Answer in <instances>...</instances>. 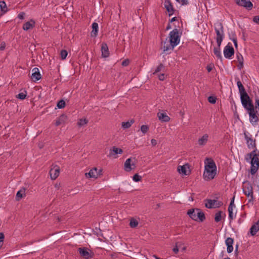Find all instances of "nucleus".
Returning a JSON list of instances; mask_svg holds the SVG:
<instances>
[{"instance_id":"09e8293b","label":"nucleus","mask_w":259,"mask_h":259,"mask_svg":"<svg viewBox=\"0 0 259 259\" xmlns=\"http://www.w3.org/2000/svg\"><path fill=\"white\" fill-rule=\"evenodd\" d=\"M237 58L239 63L242 64V62H243V58L240 53L237 54Z\"/></svg>"},{"instance_id":"79ce46f5","label":"nucleus","mask_w":259,"mask_h":259,"mask_svg":"<svg viewBox=\"0 0 259 259\" xmlns=\"http://www.w3.org/2000/svg\"><path fill=\"white\" fill-rule=\"evenodd\" d=\"M149 130V126L147 125H142L141 126V131L144 134H146Z\"/></svg>"},{"instance_id":"58836bf2","label":"nucleus","mask_w":259,"mask_h":259,"mask_svg":"<svg viewBox=\"0 0 259 259\" xmlns=\"http://www.w3.org/2000/svg\"><path fill=\"white\" fill-rule=\"evenodd\" d=\"M26 96L27 93L26 91H24V92L19 93L16 96V97L19 99L24 100L26 98Z\"/></svg>"},{"instance_id":"cd10ccee","label":"nucleus","mask_w":259,"mask_h":259,"mask_svg":"<svg viewBox=\"0 0 259 259\" xmlns=\"http://www.w3.org/2000/svg\"><path fill=\"white\" fill-rule=\"evenodd\" d=\"M187 168H189L188 164H185L182 166H179L178 167V170L180 174H183L184 175H188L187 173Z\"/></svg>"},{"instance_id":"6e6552de","label":"nucleus","mask_w":259,"mask_h":259,"mask_svg":"<svg viewBox=\"0 0 259 259\" xmlns=\"http://www.w3.org/2000/svg\"><path fill=\"white\" fill-rule=\"evenodd\" d=\"M78 251L80 255L84 259H91L94 256V253L86 247L79 248Z\"/></svg>"},{"instance_id":"de8ad7c7","label":"nucleus","mask_w":259,"mask_h":259,"mask_svg":"<svg viewBox=\"0 0 259 259\" xmlns=\"http://www.w3.org/2000/svg\"><path fill=\"white\" fill-rule=\"evenodd\" d=\"M232 36H233V37L232 38H230V39H232V41H233L235 48H237L238 45H237V38L235 36V34H233Z\"/></svg>"},{"instance_id":"0eeeda50","label":"nucleus","mask_w":259,"mask_h":259,"mask_svg":"<svg viewBox=\"0 0 259 259\" xmlns=\"http://www.w3.org/2000/svg\"><path fill=\"white\" fill-rule=\"evenodd\" d=\"M205 201L206 202L205 203V207L209 209L219 208L223 204L222 201H217L216 200L207 199H206Z\"/></svg>"},{"instance_id":"4468645a","label":"nucleus","mask_w":259,"mask_h":259,"mask_svg":"<svg viewBox=\"0 0 259 259\" xmlns=\"http://www.w3.org/2000/svg\"><path fill=\"white\" fill-rule=\"evenodd\" d=\"M164 6L168 13L169 16H171L174 14L175 10L170 0H164Z\"/></svg>"},{"instance_id":"f3484780","label":"nucleus","mask_w":259,"mask_h":259,"mask_svg":"<svg viewBox=\"0 0 259 259\" xmlns=\"http://www.w3.org/2000/svg\"><path fill=\"white\" fill-rule=\"evenodd\" d=\"M234 240L231 237H228L225 241V243L227 246V251L228 253H231L233 250V244Z\"/></svg>"},{"instance_id":"052dcab7","label":"nucleus","mask_w":259,"mask_h":259,"mask_svg":"<svg viewBox=\"0 0 259 259\" xmlns=\"http://www.w3.org/2000/svg\"><path fill=\"white\" fill-rule=\"evenodd\" d=\"M178 243H176V246L173 248L172 250L175 254H177L179 252V248L177 245Z\"/></svg>"},{"instance_id":"5fc2aeb1","label":"nucleus","mask_w":259,"mask_h":259,"mask_svg":"<svg viewBox=\"0 0 259 259\" xmlns=\"http://www.w3.org/2000/svg\"><path fill=\"white\" fill-rule=\"evenodd\" d=\"M253 21L259 25V15L258 16H255L253 18Z\"/></svg>"},{"instance_id":"4d7b16f0","label":"nucleus","mask_w":259,"mask_h":259,"mask_svg":"<svg viewBox=\"0 0 259 259\" xmlns=\"http://www.w3.org/2000/svg\"><path fill=\"white\" fill-rule=\"evenodd\" d=\"M229 211V218L230 220H232L233 219V210H230Z\"/></svg>"},{"instance_id":"a19ab883","label":"nucleus","mask_w":259,"mask_h":259,"mask_svg":"<svg viewBox=\"0 0 259 259\" xmlns=\"http://www.w3.org/2000/svg\"><path fill=\"white\" fill-rule=\"evenodd\" d=\"M67 55H68V52H67L66 50H62L61 51L60 56H61V59L62 60H64L65 59H66Z\"/></svg>"},{"instance_id":"f8f14e48","label":"nucleus","mask_w":259,"mask_h":259,"mask_svg":"<svg viewBox=\"0 0 259 259\" xmlns=\"http://www.w3.org/2000/svg\"><path fill=\"white\" fill-rule=\"evenodd\" d=\"M235 2L238 6L246 8L248 10H251L253 7V5L249 0H235Z\"/></svg>"},{"instance_id":"c756f323","label":"nucleus","mask_w":259,"mask_h":259,"mask_svg":"<svg viewBox=\"0 0 259 259\" xmlns=\"http://www.w3.org/2000/svg\"><path fill=\"white\" fill-rule=\"evenodd\" d=\"M123 153V150L120 148H118L115 146L113 147L112 150H110V155H114L117 154H122Z\"/></svg>"},{"instance_id":"b1692460","label":"nucleus","mask_w":259,"mask_h":259,"mask_svg":"<svg viewBox=\"0 0 259 259\" xmlns=\"http://www.w3.org/2000/svg\"><path fill=\"white\" fill-rule=\"evenodd\" d=\"M259 231V220L250 228V232L252 236H254Z\"/></svg>"},{"instance_id":"20e7f679","label":"nucleus","mask_w":259,"mask_h":259,"mask_svg":"<svg viewBox=\"0 0 259 259\" xmlns=\"http://www.w3.org/2000/svg\"><path fill=\"white\" fill-rule=\"evenodd\" d=\"M169 36V42L171 44V48H174L179 44L180 40V35H179L178 29L176 28L170 31Z\"/></svg>"},{"instance_id":"bf43d9fd","label":"nucleus","mask_w":259,"mask_h":259,"mask_svg":"<svg viewBox=\"0 0 259 259\" xmlns=\"http://www.w3.org/2000/svg\"><path fill=\"white\" fill-rule=\"evenodd\" d=\"M6 48V44L5 42H2L0 45V50L3 51Z\"/></svg>"},{"instance_id":"1a4fd4ad","label":"nucleus","mask_w":259,"mask_h":259,"mask_svg":"<svg viewBox=\"0 0 259 259\" xmlns=\"http://www.w3.org/2000/svg\"><path fill=\"white\" fill-rule=\"evenodd\" d=\"M248 135H249L248 133L247 132H244V138L246 141L247 146L249 149H254V150H256V148L255 147V140L252 138L251 135L249 136Z\"/></svg>"},{"instance_id":"9b49d317","label":"nucleus","mask_w":259,"mask_h":259,"mask_svg":"<svg viewBox=\"0 0 259 259\" xmlns=\"http://www.w3.org/2000/svg\"><path fill=\"white\" fill-rule=\"evenodd\" d=\"M217 34L216 38H223L224 37V26L222 23H218L214 27Z\"/></svg>"},{"instance_id":"a211bd4d","label":"nucleus","mask_w":259,"mask_h":259,"mask_svg":"<svg viewBox=\"0 0 259 259\" xmlns=\"http://www.w3.org/2000/svg\"><path fill=\"white\" fill-rule=\"evenodd\" d=\"M97 168L94 167L91 169L89 172L85 174V177L88 178H97L98 176V172Z\"/></svg>"},{"instance_id":"864d4df0","label":"nucleus","mask_w":259,"mask_h":259,"mask_svg":"<svg viewBox=\"0 0 259 259\" xmlns=\"http://www.w3.org/2000/svg\"><path fill=\"white\" fill-rule=\"evenodd\" d=\"M130 64V60L128 59L124 60L122 62V65L123 66H127Z\"/></svg>"},{"instance_id":"774afa93","label":"nucleus","mask_w":259,"mask_h":259,"mask_svg":"<svg viewBox=\"0 0 259 259\" xmlns=\"http://www.w3.org/2000/svg\"><path fill=\"white\" fill-rule=\"evenodd\" d=\"M55 187L57 189H59L60 187V184H56L55 185Z\"/></svg>"},{"instance_id":"37998d69","label":"nucleus","mask_w":259,"mask_h":259,"mask_svg":"<svg viewBox=\"0 0 259 259\" xmlns=\"http://www.w3.org/2000/svg\"><path fill=\"white\" fill-rule=\"evenodd\" d=\"M133 179L135 182H138L141 181L142 177L136 174L134 175Z\"/></svg>"},{"instance_id":"2eb2a0df","label":"nucleus","mask_w":259,"mask_h":259,"mask_svg":"<svg viewBox=\"0 0 259 259\" xmlns=\"http://www.w3.org/2000/svg\"><path fill=\"white\" fill-rule=\"evenodd\" d=\"M216 175V171L213 170L204 169L203 178L205 180L208 181L213 179Z\"/></svg>"},{"instance_id":"bb28decb","label":"nucleus","mask_w":259,"mask_h":259,"mask_svg":"<svg viewBox=\"0 0 259 259\" xmlns=\"http://www.w3.org/2000/svg\"><path fill=\"white\" fill-rule=\"evenodd\" d=\"M208 136L207 134L204 135L201 138L198 140V144L200 146H203L206 144L208 141Z\"/></svg>"},{"instance_id":"6ab92c4d","label":"nucleus","mask_w":259,"mask_h":259,"mask_svg":"<svg viewBox=\"0 0 259 259\" xmlns=\"http://www.w3.org/2000/svg\"><path fill=\"white\" fill-rule=\"evenodd\" d=\"M59 173L60 169L59 167L51 168L50 170V175L51 179L55 180L59 176Z\"/></svg>"},{"instance_id":"9d476101","label":"nucleus","mask_w":259,"mask_h":259,"mask_svg":"<svg viewBox=\"0 0 259 259\" xmlns=\"http://www.w3.org/2000/svg\"><path fill=\"white\" fill-rule=\"evenodd\" d=\"M234 54V49L233 48L232 44L229 42L227 45L224 48V55L226 58L230 59Z\"/></svg>"},{"instance_id":"603ef678","label":"nucleus","mask_w":259,"mask_h":259,"mask_svg":"<svg viewBox=\"0 0 259 259\" xmlns=\"http://www.w3.org/2000/svg\"><path fill=\"white\" fill-rule=\"evenodd\" d=\"M223 40V38H216V41L218 45V47L217 48H220Z\"/></svg>"},{"instance_id":"3c124183","label":"nucleus","mask_w":259,"mask_h":259,"mask_svg":"<svg viewBox=\"0 0 259 259\" xmlns=\"http://www.w3.org/2000/svg\"><path fill=\"white\" fill-rule=\"evenodd\" d=\"M5 238L4 234L3 233H0V244L2 246Z\"/></svg>"},{"instance_id":"13d9d810","label":"nucleus","mask_w":259,"mask_h":259,"mask_svg":"<svg viewBox=\"0 0 259 259\" xmlns=\"http://www.w3.org/2000/svg\"><path fill=\"white\" fill-rule=\"evenodd\" d=\"M25 15V14L24 12H21L18 14V18H19L20 19H23L24 18Z\"/></svg>"},{"instance_id":"f704fd0d","label":"nucleus","mask_w":259,"mask_h":259,"mask_svg":"<svg viewBox=\"0 0 259 259\" xmlns=\"http://www.w3.org/2000/svg\"><path fill=\"white\" fill-rule=\"evenodd\" d=\"M165 69V67L162 63L160 64L159 65H158L156 69L155 70L154 72H153V74H156L158 72L163 71H164V70Z\"/></svg>"},{"instance_id":"5701e85b","label":"nucleus","mask_w":259,"mask_h":259,"mask_svg":"<svg viewBox=\"0 0 259 259\" xmlns=\"http://www.w3.org/2000/svg\"><path fill=\"white\" fill-rule=\"evenodd\" d=\"M132 159L131 158H128L127 159L124 164V170L126 171L129 172L131 171L132 169H133L134 168L132 167V165L135 166V164L134 163H131Z\"/></svg>"},{"instance_id":"c9c22d12","label":"nucleus","mask_w":259,"mask_h":259,"mask_svg":"<svg viewBox=\"0 0 259 259\" xmlns=\"http://www.w3.org/2000/svg\"><path fill=\"white\" fill-rule=\"evenodd\" d=\"M222 214L223 212L222 211H219L215 213L214 217L215 222L218 223L221 221Z\"/></svg>"},{"instance_id":"a878e982","label":"nucleus","mask_w":259,"mask_h":259,"mask_svg":"<svg viewBox=\"0 0 259 259\" xmlns=\"http://www.w3.org/2000/svg\"><path fill=\"white\" fill-rule=\"evenodd\" d=\"M92 31L91 32L92 37H96L98 32V24L96 22H94L92 25Z\"/></svg>"},{"instance_id":"c03bdc74","label":"nucleus","mask_w":259,"mask_h":259,"mask_svg":"<svg viewBox=\"0 0 259 259\" xmlns=\"http://www.w3.org/2000/svg\"><path fill=\"white\" fill-rule=\"evenodd\" d=\"M216 100H217V98L214 96H209L208 98V101L209 103H212V104H214L216 102Z\"/></svg>"},{"instance_id":"e2e57ef3","label":"nucleus","mask_w":259,"mask_h":259,"mask_svg":"<svg viewBox=\"0 0 259 259\" xmlns=\"http://www.w3.org/2000/svg\"><path fill=\"white\" fill-rule=\"evenodd\" d=\"M151 144L154 146L157 144L156 140L155 139H152L151 141Z\"/></svg>"},{"instance_id":"a18cd8bd","label":"nucleus","mask_w":259,"mask_h":259,"mask_svg":"<svg viewBox=\"0 0 259 259\" xmlns=\"http://www.w3.org/2000/svg\"><path fill=\"white\" fill-rule=\"evenodd\" d=\"M234 196L232 198L230 205L228 207V210H233V207L235 206V205L234 204Z\"/></svg>"},{"instance_id":"c85d7f7f","label":"nucleus","mask_w":259,"mask_h":259,"mask_svg":"<svg viewBox=\"0 0 259 259\" xmlns=\"http://www.w3.org/2000/svg\"><path fill=\"white\" fill-rule=\"evenodd\" d=\"M25 189L23 188L18 191L16 194V199L17 201L20 200L25 195Z\"/></svg>"},{"instance_id":"393cba45","label":"nucleus","mask_w":259,"mask_h":259,"mask_svg":"<svg viewBox=\"0 0 259 259\" xmlns=\"http://www.w3.org/2000/svg\"><path fill=\"white\" fill-rule=\"evenodd\" d=\"M157 116L160 120L163 122H167L170 120V118L165 113L158 112Z\"/></svg>"},{"instance_id":"49530a36","label":"nucleus","mask_w":259,"mask_h":259,"mask_svg":"<svg viewBox=\"0 0 259 259\" xmlns=\"http://www.w3.org/2000/svg\"><path fill=\"white\" fill-rule=\"evenodd\" d=\"M232 36H233V37L232 38H230V39H232V41H233L235 48H237L238 45H237V38L235 36V34H233Z\"/></svg>"},{"instance_id":"6e6d98bb","label":"nucleus","mask_w":259,"mask_h":259,"mask_svg":"<svg viewBox=\"0 0 259 259\" xmlns=\"http://www.w3.org/2000/svg\"><path fill=\"white\" fill-rule=\"evenodd\" d=\"M158 78L160 80H164L165 79V74L164 73H161L158 75Z\"/></svg>"},{"instance_id":"680f3d73","label":"nucleus","mask_w":259,"mask_h":259,"mask_svg":"<svg viewBox=\"0 0 259 259\" xmlns=\"http://www.w3.org/2000/svg\"><path fill=\"white\" fill-rule=\"evenodd\" d=\"M206 69H207V70L208 72H210L212 69V67L211 65H207V67H206Z\"/></svg>"},{"instance_id":"8fccbe9b","label":"nucleus","mask_w":259,"mask_h":259,"mask_svg":"<svg viewBox=\"0 0 259 259\" xmlns=\"http://www.w3.org/2000/svg\"><path fill=\"white\" fill-rule=\"evenodd\" d=\"M177 2L181 4L182 5H187L188 4L187 0H176Z\"/></svg>"},{"instance_id":"4be33fe9","label":"nucleus","mask_w":259,"mask_h":259,"mask_svg":"<svg viewBox=\"0 0 259 259\" xmlns=\"http://www.w3.org/2000/svg\"><path fill=\"white\" fill-rule=\"evenodd\" d=\"M102 56L104 58L108 57L109 56V51L107 45L106 43H102L101 47Z\"/></svg>"},{"instance_id":"39448f33","label":"nucleus","mask_w":259,"mask_h":259,"mask_svg":"<svg viewBox=\"0 0 259 259\" xmlns=\"http://www.w3.org/2000/svg\"><path fill=\"white\" fill-rule=\"evenodd\" d=\"M244 186L243 187V191L244 194L250 197L248 199V202H252L253 200V192L251 184L249 182H244Z\"/></svg>"},{"instance_id":"4c0bfd02","label":"nucleus","mask_w":259,"mask_h":259,"mask_svg":"<svg viewBox=\"0 0 259 259\" xmlns=\"http://www.w3.org/2000/svg\"><path fill=\"white\" fill-rule=\"evenodd\" d=\"M173 49L174 48H171L170 44H168L166 42H164L163 43V52H166V51H168L170 49Z\"/></svg>"},{"instance_id":"ddd939ff","label":"nucleus","mask_w":259,"mask_h":259,"mask_svg":"<svg viewBox=\"0 0 259 259\" xmlns=\"http://www.w3.org/2000/svg\"><path fill=\"white\" fill-rule=\"evenodd\" d=\"M205 169H212L213 170V171H217V166L215 163L211 158H206L205 160Z\"/></svg>"},{"instance_id":"0e129e2a","label":"nucleus","mask_w":259,"mask_h":259,"mask_svg":"<svg viewBox=\"0 0 259 259\" xmlns=\"http://www.w3.org/2000/svg\"><path fill=\"white\" fill-rule=\"evenodd\" d=\"M243 66V62H242V64H239V65L238 66V67H239V68L240 69H241Z\"/></svg>"},{"instance_id":"7ed1b4c3","label":"nucleus","mask_w":259,"mask_h":259,"mask_svg":"<svg viewBox=\"0 0 259 259\" xmlns=\"http://www.w3.org/2000/svg\"><path fill=\"white\" fill-rule=\"evenodd\" d=\"M187 214L195 221L203 222L205 219V216L200 209H190L187 212Z\"/></svg>"},{"instance_id":"423d86ee","label":"nucleus","mask_w":259,"mask_h":259,"mask_svg":"<svg viewBox=\"0 0 259 259\" xmlns=\"http://www.w3.org/2000/svg\"><path fill=\"white\" fill-rule=\"evenodd\" d=\"M237 84L239 89V93L240 94V99L241 103L247 102L250 100H251L245 91V90L242 85L241 82L238 79L237 82Z\"/></svg>"},{"instance_id":"f03ea898","label":"nucleus","mask_w":259,"mask_h":259,"mask_svg":"<svg viewBox=\"0 0 259 259\" xmlns=\"http://www.w3.org/2000/svg\"><path fill=\"white\" fill-rule=\"evenodd\" d=\"M250 159V174L252 175H254L257 172L259 168V159L258 155L255 153V150H253L251 152L247 154L245 160L249 161Z\"/></svg>"},{"instance_id":"dca6fc26","label":"nucleus","mask_w":259,"mask_h":259,"mask_svg":"<svg viewBox=\"0 0 259 259\" xmlns=\"http://www.w3.org/2000/svg\"><path fill=\"white\" fill-rule=\"evenodd\" d=\"M41 78V75L38 68L35 67L32 69V75L31 78L32 81H36Z\"/></svg>"},{"instance_id":"f257e3e1","label":"nucleus","mask_w":259,"mask_h":259,"mask_svg":"<svg viewBox=\"0 0 259 259\" xmlns=\"http://www.w3.org/2000/svg\"><path fill=\"white\" fill-rule=\"evenodd\" d=\"M243 107L247 111L249 116V121L253 125H256L259 121V118L257 115L252 100L242 103Z\"/></svg>"},{"instance_id":"338daca9","label":"nucleus","mask_w":259,"mask_h":259,"mask_svg":"<svg viewBox=\"0 0 259 259\" xmlns=\"http://www.w3.org/2000/svg\"><path fill=\"white\" fill-rule=\"evenodd\" d=\"M238 245H236L235 246V254H237L238 253Z\"/></svg>"},{"instance_id":"2f4dec72","label":"nucleus","mask_w":259,"mask_h":259,"mask_svg":"<svg viewBox=\"0 0 259 259\" xmlns=\"http://www.w3.org/2000/svg\"><path fill=\"white\" fill-rule=\"evenodd\" d=\"M0 8L1 10L3 12V13H6L8 11L7 5L5 2L4 1L0 2Z\"/></svg>"},{"instance_id":"aec40b11","label":"nucleus","mask_w":259,"mask_h":259,"mask_svg":"<svg viewBox=\"0 0 259 259\" xmlns=\"http://www.w3.org/2000/svg\"><path fill=\"white\" fill-rule=\"evenodd\" d=\"M35 22L33 19L25 23L23 26V29L24 30H28L29 29H32L35 26Z\"/></svg>"},{"instance_id":"ea45409f","label":"nucleus","mask_w":259,"mask_h":259,"mask_svg":"<svg viewBox=\"0 0 259 259\" xmlns=\"http://www.w3.org/2000/svg\"><path fill=\"white\" fill-rule=\"evenodd\" d=\"M65 106V102L63 100H60L57 105V107L59 109H62L64 108Z\"/></svg>"},{"instance_id":"e433bc0d","label":"nucleus","mask_w":259,"mask_h":259,"mask_svg":"<svg viewBox=\"0 0 259 259\" xmlns=\"http://www.w3.org/2000/svg\"><path fill=\"white\" fill-rule=\"evenodd\" d=\"M88 122V120L86 118L80 119L77 122V124L78 125V126H81L87 124Z\"/></svg>"},{"instance_id":"69168bd1","label":"nucleus","mask_w":259,"mask_h":259,"mask_svg":"<svg viewBox=\"0 0 259 259\" xmlns=\"http://www.w3.org/2000/svg\"><path fill=\"white\" fill-rule=\"evenodd\" d=\"M176 20H177V17H174V18H171L170 19V22H172L175 21Z\"/></svg>"},{"instance_id":"473e14b6","label":"nucleus","mask_w":259,"mask_h":259,"mask_svg":"<svg viewBox=\"0 0 259 259\" xmlns=\"http://www.w3.org/2000/svg\"><path fill=\"white\" fill-rule=\"evenodd\" d=\"M213 53L215 56L219 59L222 60V56L221 53V49L217 47L213 48Z\"/></svg>"},{"instance_id":"7c9ffc66","label":"nucleus","mask_w":259,"mask_h":259,"mask_svg":"<svg viewBox=\"0 0 259 259\" xmlns=\"http://www.w3.org/2000/svg\"><path fill=\"white\" fill-rule=\"evenodd\" d=\"M134 119H131L130 121L127 122H122L121 123L122 127L124 129L128 128L134 123Z\"/></svg>"},{"instance_id":"72a5a7b5","label":"nucleus","mask_w":259,"mask_h":259,"mask_svg":"<svg viewBox=\"0 0 259 259\" xmlns=\"http://www.w3.org/2000/svg\"><path fill=\"white\" fill-rule=\"evenodd\" d=\"M138 221L134 219V218H132L130 220V226L131 228H136L138 226Z\"/></svg>"},{"instance_id":"412c9836","label":"nucleus","mask_w":259,"mask_h":259,"mask_svg":"<svg viewBox=\"0 0 259 259\" xmlns=\"http://www.w3.org/2000/svg\"><path fill=\"white\" fill-rule=\"evenodd\" d=\"M67 117L65 114H61L56 120V126H59L62 124H64L67 121Z\"/></svg>"}]
</instances>
